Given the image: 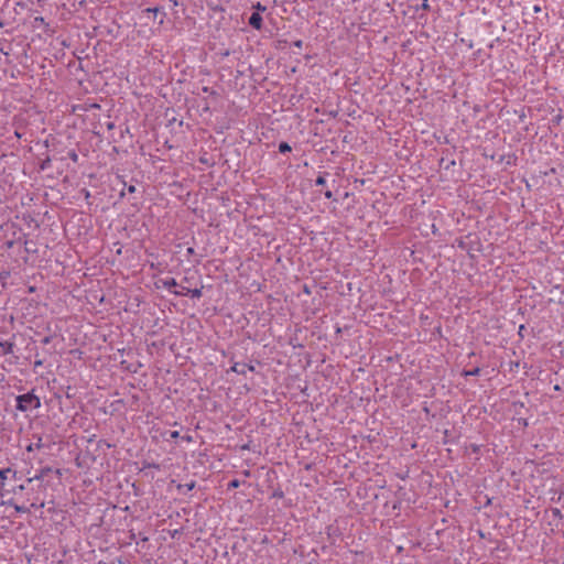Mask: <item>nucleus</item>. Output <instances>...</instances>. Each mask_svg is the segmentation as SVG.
<instances>
[{
	"label": "nucleus",
	"mask_w": 564,
	"mask_h": 564,
	"mask_svg": "<svg viewBox=\"0 0 564 564\" xmlns=\"http://www.w3.org/2000/svg\"><path fill=\"white\" fill-rule=\"evenodd\" d=\"M15 408L21 412H26L32 409H39L41 406V400L33 392L20 394L15 398Z\"/></svg>",
	"instance_id": "nucleus-1"
},
{
	"label": "nucleus",
	"mask_w": 564,
	"mask_h": 564,
	"mask_svg": "<svg viewBox=\"0 0 564 564\" xmlns=\"http://www.w3.org/2000/svg\"><path fill=\"white\" fill-rule=\"evenodd\" d=\"M253 370H254L253 366L247 365V364H240V362H236L231 367V371L239 373V375H246L247 371H253Z\"/></svg>",
	"instance_id": "nucleus-2"
},
{
	"label": "nucleus",
	"mask_w": 564,
	"mask_h": 564,
	"mask_svg": "<svg viewBox=\"0 0 564 564\" xmlns=\"http://www.w3.org/2000/svg\"><path fill=\"white\" fill-rule=\"evenodd\" d=\"M262 21L261 14L253 12L249 18V25L259 31L262 29Z\"/></svg>",
	"instance_id": "nucleus-3"
},
{
	"label": "nucleus",
	"mask_w": 564,
	"mask_h": 564,
	"mask_svg": "<svg viewBox=\"0 0 564 564\" xmlns=\"http://www.w3.org/2000/svg\"><path fill=\"white\" fill-rule=\"evenodd\" d=\"M162 286L166 289L170 293L177 289L178 284L174 278H165L160 280Z\"/></svg>",
	"instance_id": "nucleus-4"
},
{
	"label": "nucleus",
	"mask_w": 564,
	"mask_h": 564,
	"mask_svg": "<svg viewBox=\"0 0 564 564\" xmlns=\"http://www.w3.org/2000/svg\"><path fill=\"white\" fill-rule=\"evenodd\" d=\"M44 446L42 436H37L36 443H31L26 446L28 452H33L35 449H41Z\"/></svg>",
	"instance_id": "nucleus-5"
},
{
	"label": "nucleus",
	"mask_w": 564,
	"mask_h": 564,
	"mask_svg": "<svg viewBox=\"0 0 564 564\" xmlns=\"http://www.w3.org/2000/svg\"><path fill=\"white\" fill-rule=\"evenodd\" d=\"M0 346L2 348L3 354H12L13 352V347H14L13 343H11V341H2L0 344Z\"/></svg>",
	"instance_id": "nucleus-6"
},
{
	"label": "nucleus",
	"mask_w": 564,
	"mask_h": 564,
	"mask_svg": "<svg viewBox=\"0 0 564 564\" xmlns=\"http://www.w3.org/2000/svg\"><path fill=\"white\" fill-rule=\"evenodd\" d=\"M8 474H13V475H15V471H14V470H12L11 468L0 469V481H1L2 484H3V481L7 479Z\"/></svg>",
	"instance_id": "nucleus-7"
},
{
	"label": "nucleus",
	"mask_w": 564,
	"mask_h": 564,
	"mask_svg": "<svg viewBox=\"0 0 564 564\" xmlns=\"http://www.w3.org/2000/svg\"><path fill=\"white\" fill-rule=\"evenodd\" d=\"M292 151L291 145L288 142H281L279 144V152L282 154L289 153Z\"/></svg>",
	"instance_id": "nucleus-8"
},
{
	"label": "nucleus",
	"mask_w": 564,
	"mask_h": 564,
	"mask_svg": "<svg viewBox=\"0 0 564 564\" xmlns=\"http://www.w3.org/2000/svg\"><path fill=\"white\" fill-rule=\"evenodd\" d=\"M188 295H191L192 299H200L203 295L202 289H193V290H186Z\"/></svg>",
	"instance_id": "nucleus-9"
},
{
	"label": "nucleus",
	"mask_w": 564,
	"mask_h": 564,
	"mask_svg": "<svg viewBox=\"0 0 564 564\" xmlns=\"http://www.w3.org/2000/svg\"><path fill=\"white\" fill-rule=\"evenodd\" d=\"M48 471H51V468H43L40 474L35 475L33 478H29L28 481L31 482L33 479H42Z\"/></svg>",
	"instance_id": "nucleus-10"
},
{
	"label": "nucleus",
	"mask_w": 564,
	"mask_h": 564,
	"mask_svg": "<svg viewBox=\"0 0 564 564\" xmlns=\"http://www.w3.org/2000/svg\"><path fill=\"white\" fill-rule=\"evenodd\" d=\"M186 290H189V289L185 288V286H181L180 289L171 291V293L176 295V296H184V295H188Z\"/></svg>",
	"instance_id": "nucleus-11"
},
{
	"label": "nucleus",
	"mask_w": 564,
	"mask_h": 564,
	"mask_svg": "<svg viewBox=\"0 0 564 564\" xmlns=\"http://www.w3.org/2000/svg\"><path fill=\"white\" fill-rule=\"evenodd\" d=\"M480 373V368L476 367L471 370H464L463 375L465 377H473V376H478Z\"/></svg>",
	"instance_id": "nucleus-12"
},
{
	"label": "nucleus",
	"mask_w": 564,
	"mask_h": 564,
	"mask_svg": "<svg viewBox=\"0 0 564 564\" xmlns=\"http://www.w3.org/2000/svg\"><path fill=\"white\" fill-rule=\"evenodd\" d=\"M252 8L256 10V12L260 13V12H264L267 10V7L263 6L261 2H257L254 4H252Z\"/></svg>",
	"instance_id": "nucleus-13"
},
{
	"label": "nucleus",
	"mask_w": 564,
	"mask_h": 564,
	"mask_svg": "<svg viewBox=\"0 0 564 564\" xmlns=\"http://www.w3.org/2000/svg\"><path fill=\"white\" fill-rule=\"evenodd\" d=\"M9 276H10L9 271H7V270L0 271V282H2V284H4V282L7 281V279Z\"/></svg>",
	"instance_id": "nucleus-14"
},
{
	"label": "nucleus",
	"mask_w": 564,
	"mask_h": 564,
	"mask_svg": "<svg viewBox=\"0 0 564 564\" xmlns=\"http://www.w3.org/2000/svg\"><path fill=\"white\" fill-rule=\"evenodd\" d=\"M240 486V480L232 479L228 482V489H236Z\"/></svg>",
	"instance_id": "nucleus-15"
},
{
	"label": "nucleus",
	"mask_w": 564,
	"mask_h": 564,
	"mask_svg": "<svg viewBox=\"0 0 564 564\" xmlns=\"http://www.w3.org/2000/svg\"><path fill=\"white\" fill-rule=\"evenodd\" d=\"M315 184H316L317 186H323V185H325V184H326V178H325V176H324V175H319V176L316 178Z\"/></svg>",
	"instance_id": "nucleus-16"
},
{
	"label": "nucleus",
	"mask_w": 564,
	"mask_h": 564,
	"mask_svg": "<svg viewBox=\"0 0 564 564\" xmlns=\"http://www.w3.org/2000/svg\"><path fill=\"white\" fill-rule=\"evenodd\" d=\"M420 7L423 9V10H426L429 11L430 10V4H429V0H422Z\"/></svg>",
	"instance_id": "nucleus-17"
},
{
	"label": "nucleus",
	"mask_w": 564,
	"mask_h": 564,
	"mask_svg": "<svg viewBox=\"0 0 564 564\" xmlns=\"http://www.w3.org/2000/svg\"><path fill=\"white\" fill-rule=\"evenodd\" d=\"M15 511H17V512H26V511H28V508L22 507V506H15Z\"/></svg>",
	"instance_id": "nucleus-18"
},
{
	"label": "nucleus",
	"mask_w": 564,
	"mask_h": 564,
	"mask_svg": "<svg viewBox=\"0 0 564 564\" xmlns=\"http://www.w3.org/2000/svg\"><path fill=\"white\" fill-rule=\"evenodd\" d=\"M124 188H127L128 193H134V192H135V186H133V185H129V186H127V185L124 184Z\"/></svg>",
	"instance_id": "nucleus-19"
},
{
	"label": "nucleus",
	"mask_w": 564,
	"mask_h": 564,
	"mask_svg": "<svg viewBox=\"0 0 564 564\" xmlns=\"http://www.w3.org/2000/svg\"><path fill=\"white\" fill-rule=\"evenodd\" d=\"M170 436H171V438H178L180 437V432L178 431H172Z\"/></svg>",
	"instance_id": "nucleus-20"
},
{
	"label": "nucleus",
	"mask_w": 564,
	"mask_h": 564,
	"mask_svg": "<svg viewBox=\"0 0 564 564\" xmlns=\"http://www.w3.org/2000/svg\"><path fill=\"white\" fill-rule=\"evenodd\" d=\"M184 487H186L187 491H189L195 487V482L191 481L189 484L184 485Z\"/></svg>",
	"instance_id": "nucleus-21"
},
{
	"label": "nucleus",
	"mask_w": 564,
	"mask_h": 564,
	"mask_svg": "<svg viewBox=\"0 0 564 564\" xmlns=\"http://www.w3.org/2000/svg\"><path fill=\"white\" fill-rule=\"evenodd\" d=\"M324 195H325V197H326L327 199H332V198H333V192H332V191H329V189H327V191L324 193Z\"/></svg>",
	"instance_id": "nucleus-22"
},
{
	"label": "nucleus",
	"mask_w": 564,
	"mask_h": 564,
	"mask_svg": "<svg viewBox=\"0 0 564 564\" xmlns=\"http://www.w3.org/2000/svg\"><path fill=\"white\" fill-rule=\"evenodd\" d=\"M83 193H84L85 199L88 200L90 198V192L88 189L84 188Z\"/></svg>",
	"instance_id": "nucleus-23"
},
{
	"label": "nucleus",
	"mask_w": 564,
	"mask_h": 564,
	"mask_svg": "<svg viewBox=\"0 0 564 564\" xmlns=\"http://www.w3.org/2000/svg\"><path fill=\"white\" fill-rule=\"evenodd\" d=\"M51 343V336H46L42 339L43 345H48Z\"/></svg>",
	"instance_id": "nucleus-24"
},
{
	"label": "nucleus",
	"mask_w": 564,
	"mask_h": 564,
	"mask_svg": "<svg viewBox=\"0 0 564 564\" xmlns=\"http://www.w3.org/2000/svg\"><path fill=\"white\" fill-rule=\"evenodd\" d=\"M31 507H32V508H35V509H40V508H43V507H44V502H41V503H39V505H37V503H35V502H33V503L31 505Z\"/></svg>",
	"instance_id": "nucleus-25"
},
{
	"label": "nucleus",
	"mask_w": 564,
	"mask_h": 564,
	"mask_svg": "<svg viewBox=\"0 0 564 564\" xmlns=\"http://www.w3.org/2000/svg\"><path fill=\"white\" fill-rule=\"evenodd\" d=\"M552 512H553V514H554L555 517H560V518L562 517L561 510H560V509H557V508L553 509V510H552Z\"/></svg>",
	"instance_id": "nucleus-26"
},
{
	"label": "nucleus",
	"mask_w": 564,
	"mask_h": 564,
	"mask_svg": "<svg viewBox=\"0 0 564 564\" xmlns=\"http://www.w3.org/2000/svg\"><path fill=\"white\" fill-rule=\"evenodd\" d=\"M43 366V361L42 360H35L34 361V368H39V367H42Z\"/></svg>",
	"instance_id": "nucleus-27"
},
{
	"label": "nucleus",
	"mask_w": 564,
	"mask_h": 564,
	"mask_svg": "<svg viewBox=\"0 0 564 564\" xmlns=\"http://www.w3.org/2000/svg\"><path fill=\"white\" fill-rule=\"evenodd\" d=\"M77 158H78V156H77V154H76L75 152H73V153L70 154V159H72L73 161H77Z\"/></svg>",
	"instance_id": "nucleus-28"
},
{
	"label": "nucleus",
	"mask_w": 564,
	"mask_h": 564,
	"mask_svg": "<svg viewBox=\"0 0 564 564\" xmlns=\"http://www.w3.org/2000/svg\"><path fill=\"white\" fill-rule=\"evenodd\" d=\"M194 252H195V251H194V248H192V247L187 248V253H188V254H193Z\"/></svg>",
	"instance_id": "nucleus-29"
},
{
	"label": "nucleus",
	"mask_w": 564,
	"mask_h": 564,
	"mask_svg": "<svg viewBox=\"0 0 564 564\" xmlns=\"http://www.w3.org/2000/svg\"><path fill=\"white\" fill-rule=\"evenodd\" d=\"M533 10H534V12H540L541 8L539 6H534Z\"/></svg>",
	"instance_id": "nucleus-30"
},
{
	"label": "nucleus",
	"mask_w": 564,
	"mask_h": 564,
	"mask_svg": "<svg viewBox=\"0 0 564 564\" xmlns=\"http://www.w3.org/2000/svg\"><path fill=\"white\" fill-rule=\"evenodd\" d=\"M295 46L301 47L302 46V41H296L295 42Z\"/></svg>",
	"instance_id": "nucleus-31"
}]
</instances>
